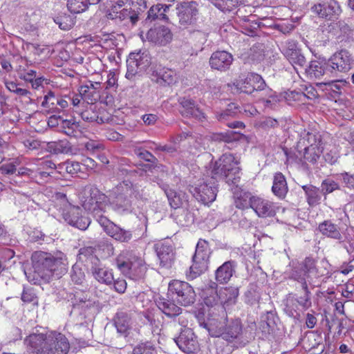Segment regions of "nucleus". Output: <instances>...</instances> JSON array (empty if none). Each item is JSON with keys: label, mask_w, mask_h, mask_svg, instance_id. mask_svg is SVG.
Instances as JSON below:
<instances>
[{"label": "nucleus", "mask_w": 354, "mask_h": 354, "mask_svg": "<svg viewBox=\"0 0 354 354\" xmlns=\"http://www.w3.org/2000/svg\"><path fill=\"white\" fill-rule=\"evenodd\" d=\"M322 275L318 272L315 261L310 257L305 259L299 268H295L293 270L291 278L301 284L304 292V295L300 297L296 295V299L301 310H306L311 307V293L308 289V285L315 286L316 280Z\"/></svg>", "instance_id": "f257e3e1"}, {"label": "nucleus", "mask_w": 354, "mask_h": 354, "mask_svg": "<svg viewBox=\"0 0 354 354\" xmlns=\"http://www.w3.org/2000/svg\"><path fill=\"white\" fill-rule=\"evenodd\" d=\"M35 272L42 278L55 274L59 277L66 271V255L58 252L55 254L37 251L32 255Z\"/></svg>", "instance_id": "f03ea898"}, {"label": "nucleus", "mask_w": 354, "mask_h": 354, "mask_svg": "<svg viewBox=\"0 0 354 354\" xmlns=\"http://www.w3.org/2000/svg\"><path fill=\"white\" fill-rule=\"evenodd\" d=\"M118 269L133 280H138L144 277L147 271L145 261L133 252L122 251L115 259Z\"/></svg>", "instance_id": "7ed1b4c3"}, {"label": "nucleus", "mask_w": 354, "mask_h": 354, "mask_svg": "<svg viewBox=\"0 0 354 354\" xmlns=\"http://www.w3.org/2000/svg\"><path fill=\"white\" fill-rule=\"evenodd\" d=\"M239 164V160L233 154H223L214 163L212 169L214 177L225 179L228 184H236L241 174Z\"/></svg>", "instance_id": "20e7f679"}, {"label": "nucleus", "mask_w": 354, "mask_h": 354, "mask_svg": "<svg viewBox=\"0 0 354 354\" xmlns=\"http://www.w3.org/2000/svg\"><path fill=\"white\" fill-rule=\"evenodd\" d=\"M79 199L84 209L96 215L104 212L108 203L107 196L92 185L82 189Z\"/></svg>", "instance_id": "39448f33"}, {"label": "nucleus", "mask_w": 354, "mask_h": 354, "mask_svg": "<svg viewBox=\"0 0 354 354\" xmlns=\"http://www.w3.org/2000/svg\"><path fill=\"white\" fill-rule=\"evenodd\" d=\"M210 251L208 243L200 239L196 245L195 254L192 258V264L187 272L188 279H194L208 269Z\"/></svg>", "instance_id": "423d86ee"}, {"label": "nucleus", "mask_w": 354, "mask_h": 354, "mask_svg": "<svg viewBox=\"0 0 354 354\" xmlns=\"http://www.w3.org/2000/svg\"><path fill=\"white\" fill-rule=\"evenodd\" d=\"M168 295L178 304L187 306L194 303L196 293L192 286L187 282L173 280L169 283Z\"/></svg>", "instance_id": "0eeeda50"}, {"label": "nucleus", "mask_w": 354, "mask_h": 354, "mask_svg": "<svg viewBox=\"0 0 354 354\" xmlns=\"http://www.w3.org/2000/svg\"><path fill=\"white\" fill-rule=\"evenodd\" d=\"M56 197L62 200L64 205L68 208L67 212L64 211L62 213L64 220L71 226L85 230L90 225L91 221L88 217L82 215L81 208L69 204L66 194L63 193H57Z\"/></svg>", "instance_id": "6e6552de"}, {"label": "nucleus", "mask_w": 354, "mask_h": 354, "mask_svg": "<svg viewBox=\"0 0 354 354\" xmlns=\"http://www.w3.org/2000/svg\"><path fill=\"white\" fill-rule=\"evenodd\" d=\"M135 190L129 181L120 183L114 190L115 194L111 205L113 208L120 214L129 212L131 205V198Z\"/></svg>", "instance_id": "1a4fd4ad"}, {"label": "nucleus", "mask_w": 354, "mask_h": 354, "mask_svg": "<svg viewBox=\"0 0 354 354\" xmlns=\"http://www.w3.org/2000/svg\"><path fill=\"white\" fill-rule=\"evenodd\" d=\"M215 178H211L209 182L205 179H200L194 185L189 186V192L199 201L204 204H209L215 201L217 187Z\"/></svg>", "instance_id": "9d476101"}, {"label": "nucleus", "mask_w": 354, "mask_h": 354, "mask_svg": "<svg viewBox=\"0 0 354 354\" xmlns=\"http://www.w3.org/2000/svg\"><path fill=\"white\" fill-rule=\"evenodd\" d=\"M150 63V56L146 51L131 53L127 59L126 77L131 80L136 74L145 71Z\"/></svg>", "instance_id": "9b49d317"}, {"label": "nucleus", "mask_w": 354, "mask_h": 354, "mask_svg": "<svg viewBox=\"0 0 354 354\" xmlns=\"http://www.w3.org/2000/svg\"><path fill=\"white\" fill-rule=\"evenodd\" d=\"M353 58L346 50L335 53L326 62V68L333 74L346 73L352 68Z\"/></svg>", "instance_id": "f8f14e48"}, {"label": "nucleus", "mask_w": 354, "mask_h": 354, "mask_svg": "<svg viewBox=\"0 0 354 354\" xmlns=\"http://www.w3.org/2000/svg\"><path fill=\"white\" fill-rule=\"evenodd\" d=\"M198 6L196 1H184L176 6V15L180 26L186 28L196 21Z\"/></svg>", "instance_id": "ddd939ff"}, {"label": "nucleus", "mask_w": 354, "mask_h": 354, "mask_svg": "<svg viewBox=\"0 0 354 354\" xmlns=\"http://www.w3.org/2000/svg\"><path fill=\"white\" fill-rule=\"evenodd\" d=\"M311 10L319 17L327 20L337 18L342 12L339 4L335 0H319L312 6Z\"/></svg>", "instance_id": "4468645a"}, {"label": "nucleus", "mask_w": 354, "mask_h": 354, "mask_svg": "<svg viewBox=\"0 0 354 354\" xmlns=\"http://www.w3.org/2000/svg\"><path fill=\"white\" fill-rule=\"evenodd\" d=\"M233 85L237 91L251 94L254 91L264 89L266 83L261 75L252 73L244 79L236 80Z\"/></svg>", "instance_id": "2eb2a0df"}, {"label": "nucleus", "mask_w": 354, "mask_h": 354, "mask_svg": "<svg viewBox=\"0 0 354 354\" xmlns=\"http://www.w3.org/2000/svg\"><path fill=\"white\" fill-rule=\"evenodd\" d=\"M98 222L102 227L104 232L109 236L118 241L127 243L133 237L131 231L121 228L109 220L106 217L100 216L98 219Z\"/></svg>", "instance_id": "dca6fc26"}, {"label": "nucleus", "mask_w": 354, "mask_h": 354, "mask_svg": "<svg viewBox=\"0 0 354 354\" xmlns=\"http://www.w3.org/2000/svg\"><path fill=\"white\" fill-rule=\"evenodd\" d=\"M89 272L101 283L110 285L114 281L112 270L105 266L97 257H91Z\"/></svg>", "instance_id": "f3484780"}, {"label": "nucleus", "mask_w": 354, "mask_h": 354, "mask_svg": "<svg viewBox=\"0 0 354 354\" xmlns=\"http://www.w3.org/2000/svg\"><path fill=\"white\" fill-rule=\"evenodd\" d=\"M44 348V354H67L70 345L64 335L57 333L48 336Z\"/></svg>", "instance_id": "a211bd4d"}, {"label": "nucleus", "mask_w": 354, "mask_h": 354, "mask_svg": "<svg viewBox=\"0 0 354 354\" xmlns=\"http://www.w3.org/2000/svg\"><path fill=\"white\" fill-rule=\"evenodd\" d=\"M178 348L185 353H195L199 349L196 336L191 328L184 329L175 339Z\"/></svg>", "instance_id": "6ab92c4d"}, {"label": "nucleus", "mask_w": 354, "mask_h": 354, "mask_svg": "<svg viewBox=\"0 0 354 354\" xmlns=\"http://www.w3.org/2000/svg\"><path fill=\"white\" fill-rule=\"evenodd\" d=\"M282 53L295 71H298L297 66L300 68L304 66L306 62V58L301 50L297 48V44L294 41H287Z\"/></svg>", "instance_id": "aec40b11"}, {"label": "nucleus", "mask_w": 354, "mask_h": 354, "mask_svg": "<svg viewBox=\"0 0 354 354\" xmlns=\"http://www.w3.org/2000/svg\"><path fill=\"white\" fill-rule=\"evenodd\" d=\"M151 79L161 86L172 85L177 81L176 72L162 66L154 68L151 73Z\"/></svg>", "instance_id": "412c9836"}, {"label": "nucleus", "mask_w": 354, "mask_h": 354, "mask_svg": "<svg viewBox=\"0 0 354 354\" xmlns=\"http://www.w3.org/2000/svg\"><path fill=\"white\" fill-rule=\"evenodd\" d=\"M233 56L225 50H218L212 53L209 58L212 68L220 71H226L232 65Z\"/></svg>", "instance_id": "4be33fe9"}, {"label": "nucleus", "mask_w": 354, "mask_h": 354, "mask_svg": "<svg viewBox=\"0 0 354 354\" xmlns=\"http://www.w3.org/2000/svg\"><path fill=\"white\" fill-rule=\"evenodd\" d=\"M276 206L274 203L259 196H253L252 209L259 217H270L275 214Z\"/></svg>", "instance_id": "5701e85b"}, {"label": "nucleus", "mask_w": 354, "mask_h": 354, "mask_svg": "<svg viewBox=\"0 0 354 354\" xmlns=\"http://www.w3.org/2000/svg\"><path fill=\"white\" fill-rule=\"evenodd\" d=\"M170 29L164 26H160L149 29L147 33V39L154 44L166 45L172 39Z\"/></svg>", "instance_id": "b1692460"}, {"label": "nucleus", "mask_w": 354, "mask_h": 354, "mask_svg": "<svg viewBox=\"0 0 354 354\" xmlns=\"http://www.w3.org/2000/svg\"><path fill=\"white\" fill-rule=\"evenodd\" d=\"M242 333V324L239 319L232 320L225 324L223 333L221 330L214 331L216 336H221L223 339L227 342H233L237 339Z\"/></svg>", "instance_id": "393cba45"}, {"label": "nucleus", "mask_w": 354, "mask_h": 354, "mask_svg": "<svg viewBox=\"0 0 354 354\" xmlns=\"http://www.w3.org/2000/svg\"><path fill=\"white\" fill-rule=\"evenodd\" d=\"M179 102L181 105L180 112L183 116L194 118L198 120H202L205 118L203 113L197 107L194 100L183 97Z\"/></svg>", "instance_id": "a878e982"}, {"label": "nucleus", "mask_w": 354, "mask_h": 354, "mask_svg": "<svg viewBox=\"0 0 354 354\" xmlns=\"http://www.w3.org/2000/svg\"><path fill=\"white\" fill-rule=\"evenodd\" d=\"M236 263L233 261H227L219 266L215 272L216 281L221 283H227L235 272Z\"/></svg>", "instance_id": "bb28decb"}, {"label": "nucleus", "mask_w": 354, "mask_h": 354, "mask_svg": "<svg viewBox=\"0 0 354 354\" xmlns=\"http://www.w3.org/2000/svg\"><path fill=\"white\" fill-rule=\"evenodd\" d=\"M48 337L44 334L30 335L25 340L30 352L33 354H44L45 342Z\"/></svg>", "instance_id": "cd10ccee"}, {"label": "nucleus", "mask_w": 354, "mask_h": 354, "mask_svg": "<svg viewBox=\"0 0 354 354\" xmlns=\"http://www.w3.org/2000/svg\"><path fill=\"white\" fill-rule=\"evenodd\" d=\"M172 299L159 297L156 301L158 308L167 317H174L181 313L182 309L174 303Z\"/></svg>", "instance_id": "c85d7f7f"}, {"label": "nucleus", "mask_w": 354, "mask_h": 354, "mask_svg": "<svg viewBox=\"0 0 354 354\" xmlns=\"http://www.w3.org/2000/svg\"><path fill=\"white\" fill-rule=\"evenodd\" d=\"M155 247L160 264L163 266H169L174 259L172 246L166 243H158Z\"/></svg>", "instance_id": "c756f323"}, {"label": "nucleus", "mask_w": 354, "mask_h": 354, "mask_svg": "<svg viewBox=\"0 0 354 354\" xmlns=\"http://www.w3.org/2000/svg\"><path fill=\"white\" fill-rule=\"evenodd\" d=\"M71 303L73 308L82 309L90 308L93 304L90 299L89 293L81 290H77L72 294Z\"/></svg>", "instance_id": "7c9ffc66"}, {"label": "nucleus", "mask_w": 354, "mask_h": 354, "mask_svg": "<svg viewBox=\"0 0 354 354\" xmlns=\"http://www.w3.org/2000/svg\"><path fill=\"white\" fill-rule=\"evenodd\" d=\"M171 6L158 3L152 6L148 11L147 19L153 21L156 19L169 22L167 12Z\"/></svg>", "instance_id": "2f4dec72"}, {"label": "nucleus", "mask_w": 354, "mask_h": 354, "mask_svg": "<svg viewBox=\"0 0 354 354\" xmlns=\"http://www.w3.org/2000/svg\"><path fill=\"white\" fill-rule=\"evenodd\" d=\"M272 191L280 198H283L288 192L286 178L281 172L276 173L274 176Z\"/></svg>", "instance_id": "473e14b6"}, {"label": "nucleus", "mask_w": 354, "mask_h": 354, "mask_svg": "<svg viewBox=\"0 0 354 354\" xmlns=\"http://www.w3.org/2000/svg\"><path fill=\"white\" fill-rule=\"evenodd\" d=\"M326 69H328L326 68V62L313 60L310 62L305 71L310 79L316 80L319 79L324 75Z\"/></svg>", "instance_id": "72a5a7b5"}, {"label": "nucleus", "mask_w": 354, "mask_h": 354, "mask_svg": "<svg viewBox=\"0 0 354 354\" xmlns=\"http://www.w3.org/2000/svg\"><path fill=\"white\" fill-rule=\"evenodd\" d=\"M114 325L119 333L126 335L130 328L131 319L127 313L118 312L114 317Z\"/></svg>", "instance_id": "f704fd0d"}, {"label": "nucleus", "mask_w": 354, "mask_h": 354, "mask_svg": "<svg viewBox=\"0 0 354 354\" xmlns=\"http://www.w3.org/2000/svg\"><path fill=\"white\" fill-rule=\"evenodd\" d=\"M122 7H119L118 4L112 3L108 13V18L111 19H119L120 21L129 19L131 21L134 22V18L133 16L131 15V11L126 8L119 10Z\"/></svg>", "instance_id": "c9c22d12"}, {"label": "nucleus", "mask_w": 354, "mask_h": 354, "mask_svg": "<svg viewBox=\"0 0 354 354\" xmlns=\"http://www.w3.org/2000/svg\"><path fill=\"white\" fill-rule=\"evenodd\" d=\"M284 311L291 317H296L299 315L301 311L298 301L296 299V295L289 294L284 302Z\"/></svg>", "instance_id": "e433bc0d"}, {"label": "nucleus", "mask_w": 354, "mask_h": 354, "mask_svg": "<svg viewBox=\"0 0 354 354\" xmlns=\"http://www.w3.org/2000/svg\"><path fill=\"white\" fill-rule=\"evenodd\" d=\"M6 88L10 92L16 95L18 97L24 98L29 101L31 100L32 93L30 91L20 87V84L13 81L5 80Z\"/></svg>", "instance_id": "4c0bfd02"}, {"label": "nucleus", "mask_w": 354, "mask_h": 354, "mask_svg": "<svg viewBox=\"0 0 354 354\" xmlns=\"http://www.w3.org/2000/svg\"><path fill=\"white\" fill-rule=\"evenodd\" d=\"M305 192L308 204L310 206H316L320 203L322 196L319 188L309 185L302 187Z\"/></svg>", "instance_id": "58836bf2"}, {"label": "nucleus", "mask_w": 354, "mask_h": 354, "mask_svg": "<svg viewBox=\"0 0 354 354\" xmlns=\"http://www.w3.org/2000/svg\"><path fill=\"white\" fill-rule=\"evenodd\" d=\"M238 295L239 290L234 287L225 288L217 295L221 303L224 304H234Z\"/></svg>", "instance_id": "ea45409f"}, {"label": "nucleus", "mask_w": 354, "mask_h": 354, "mask_svg": "<svg viewBox=\"0 0 354 354\" xmlns=\"http://www.w3.org/2000/svg\"><path fill=\"white\" fill-rule=\"evenodd\" d=\"M319 231L328 237L340 239L342 236L338 227L330 221H324L319 225Z\"/></svg>", "instance_id": "a19ab883"}, {"label": "nucleus", "mask_w": 354, "mask_h": 354, "mask_svg": "<svg viewBox=\"0 0 354 354\" xmlns=\"http://www.w3.org/2000/svg\"><path fill=\"white\" fill-rule=\"evenodd\" d=\"M279 125V122L277 119L271 117H261L259 120H257L254 126L255 128L262 129L263 131H270L277 128Z\"/></svg>", "instance_id": "79ce46f5"}, {"label": "nucleus", "mask_w": 354, "mask_h": 354, "mask_svg": "<svg viewBox=\"0 0 354 354\" xmlns=\"http://www.w3.org/2000/svg\"><path fill=\"white\" fill-rule=\"evenodd\" d=\"M323 147L306 146L304 152V159L311 163H315L323 152Z\"/></svg>", "instance_id": "37998d69"}, {"label": "nucleus", "mask_w": 354, "mask_h": 354, "mask_svg": "<svg viewBox=\"0 0 354 354\" xmlns=\"http://www.w3.org/2000/svg\"><path fill=\"white\" fill-rule=\"evenodd\" d=\"M79 124L73 120H64L60 122V131L70 137H75L78 133Z\"/></svg>", "instance_id": "c03bdc74"}, {"label": "nucleus", "mask_w": 354, "mask_h": 354, "mask_svg": "<svg viewBox=\"0 0 354 354\" xmlns=\"http://www.w3.org/2000/svg\"><path fill=\"white\" fill-rule=\"evenodd\" d=\"M54 21L63 30H70L75 24V18L67 14H62L54 19Z\"/></svg>", "instance_id": "a18cd8bd"}, {"label": "nucleus", "mask_w": 354, "mask_h": 354, "mask_svg": "<svg viewBox=\"0 0 354 354\" xmlns=\"http://www.w3.org/2000/svg\"><path fill=\"white\" fill-rule=\"evenodd\" d=\"M132 354H157L153 342L147 341L138 344L133 349Z\"/></svg>", "instance_id": "49530a36"}, {"label": "nucleus", "mask_w": 354, "mask_h": 354, "mask_svg": "<svg viewBox=\"0 0 354 354\" xmlns=\"http://www.w3.org/2000/svg\"><path fill=\"white\" fill-rule=\"evenodd\" d=\"M92 89V88L88 87L86 84L81 85L78 88L81 97L83 98L84 101H86L88 104L93 103V102L97 101L99 97L98 93H94V91Z\"/></svg>", "instance_id": "de8ad7c7"}, {"label": "nucleus", "mask_w": 354, "mask_h": 354, "mask_svg": "<svg viewBox=\"0 0 354 354\" xmlns=\"http://www.w3.org/2000/svg\"><path fill=\"white\" fill-rule=\"evenodd\" d=\"M253 196L248 192H240L239 195L235 198V206L239 209L252 208V199Z\"/></svg>", "instance_id": "09e8293b"}, {"label": "nucleus", "mask_w": 354, "mask_h": 354, "mask_svg": "<svg viewBox=\"0 0 354 354\" xmlns=\"http://www.w3.org/2000/svg\"><path fill=\"white\" fill-rule=\"evenodd\" d=\"M67 6L69 11L75 14L85 12L89 7L87 0H68Z\"/></svg>", "instance_id": "8fccbe9b"}, {"label": "nucleus", "mask_w": 354, "mask_h": 354, "mask_svg": "<svg viewBox=\"0 0 354 354\" xmlns=\"http://www.w3.org/2000/svg\"><path fill=\"white\" fill-rule=\"evenodd\" d=\"M303 142L306 146L323 147L321 135L317 132H308L303 137Z\"/></svg>", "instance_id": "3c124183"}, {"label": "nucleus", "mask_w": 354, "mask_h": 354, "mask_svg": "<svg viewBox=\"0 0 354 354\" xmlns=\"http://www.w3.org/2000/svg\"><path fill=\"white\" fill-rule=\"evenodd\" d=\"M241 2L242 0H214L213 3L222 11H231Z\"/></svg>", "instance_id": "603ef678"}, {"label": "nucleus", "mask_w": 354, "mask_h": 354, "mask_svg": "<svg viewBox=\"0 0 354 354\" xmlns=\"http://www.w3.org/2000/svg\"><path fill=\"white\" fill-rule=\"evenodd\" d=\"M347 84L348 82L345 80H339L335 81H329L327 82H322L320 83V85L325 86V89L327 91H331L335 93L340 94L342 88Z\"/></svg>", "instance_id": "864d4df0"}, {"label": "nucleus", "mask_w": 354, "mask_h": 354, "mask_svg": "<svg viewBox=\"0 0 354 354\" xmlns=\"http://www.w3.org/2000/svg\"><path fill=\"white\" fill-rule=\"evenodd\" d=\"M246 301L250 304L258 303L261 299V295L256 285L251 284L245 293Z\"/></svg>", "instance_id": "5fc2aeb1"}, {"label": "nucleus", "mask_w": 354, "mask_h": 354, "mask_svg": "<svg viewBox=\"0 0 354 354\" xmlns=\"http://www.w3.org/2000/svg\"><path fill=\"white\" fill-rule=\"evenodd\" d=\"M71 280L77 284H82L85 281V274L83 269L78 264H75L72 267Z\"/></svg>", "instance_id": "6e6d98bb"}, {"label": "nucleus", "mask_w": 354, "mask_h": 354, "mask_svg": "<svg viewBox=\"0 0 354 354\" xmlns=\"http://www.w3.org/2000/svg\"><path fill=\"white\" fill-rule=\"evenodd\" d=\"M332 27L333 35L340 37L342 35L347 34L350 31L348 24L344 21H339L336 23L331 24L329 27Z\"/></svg>", "instance_id": "4d7b16f0"}, {"label": "nucleus", "mask_w": 354, "mask_h": 354, "mask_svg": "<svg viewBox=\"0 0 354 354\" xmlns=\"http://www.w3.org/2000/svg\"><path fill=\"white\" fill-rule=\"evenodd\" d=\"M225 324L226 323L225 322L213 320L207 323H203V324L204 327L208 330L211 336L217 337L214 334V331L221 330V332L223 333Z\"/></svg>", "instance_id": "13d9d810"}, {"label": "nucleus", "mask_w": 354, "mask_h": 354, "mask_svg": "<svg viewBox=\"0 0 354 354\" xmlns=\"http://www.w3.org/2000/svg\"><path fill=\"white\" fill-rule=\"evenodd\" d=\"M168 201L171 207L177 209L182 205V200L180 196L174 190L169 189L165 192Z\"/></svg>", "instance_id": "bf43d9fd"}, {"label": "nucleus", "mask_w": 354, "mask_h": 354, "mask_svg": "<svg viewBox=\"0 0 354 354\" xmlns=\"http://www.w3.org/2000/svg\"><path fill=\"white\" fill-rule=\"evenodd\" d=\"M321 188L323 194L327 195L333 191L338 189L339 185L334 180L327 179L322 182Z\"/></svg>", "instance_id": "052dcab7"}, {"label": "nucleus", "mask_w": 354, "mask_h": 354, "mask_svg": "<svg viewBox=\"0 0 354 354\" xmlns=\"http://www.w3.org/2000/svg\"><path fill=\"white\" fill-rule=\"evenodd\" d=\"M32 162L36 167V170L38 169V171H47L49 169H53L54 167H55V164L48 160H35Z\"/></svg>", "instance_id": "680f3d73"}, {"label": "nucleus", "mask_w": 354, "mask_h": 354, "mask_svg": "<svg viewBox=\"0 0 354 354\" xmlns=\"http://www.w3.org/2000/svg\"><path fill=\"white\" fill-rule=\"evenodd\" d=\"M82 119L88 122H93L96 121L97 123L100 122L98 121L99 118L96 112L91 109H86L80 113Z\"/></svg>", "instance_id": "e2e57ef3"}, {"label": "nucleus", "mask_w": 354, "mask_h": 354, "mask_svg": "<svg viewBox=\"0 0 354 354\" xmlns=\"http://www.w3.org/2000/svg\"><path fill=\"white\" fill-rule=\"evenodd\" d=\"M30 167H21L18 169V176H27L29 178L35 180V176H36L35 169L36 167L34 165L33 162H31L29 165Z\"/></svg>", "instance_id": "0e129e2a"}, {"label": "nucleus", "mask_w": 354, "mask_h": 354, "mask_svg": "<svg viewBox=\"0 0 354 354\" xmlns=\"http://www.w3.org/2000/svg\"><path fill=\"white\" fill-rule=\"evenodd\" d=\"M65 97H68V100L71 102L73 106L75 108H78L81 104L84 102H82L83 98L81 97L80 94L71 93L69 95H65Z\"/></svg>", "instance_id": "69168bd1"}, {"label": "nucleus", "mask_w": 354, "mask_h": 354, "mask_svg": "<svg viewBox=\"0 0 354 354\" xmlns=\"http://www.w3.org/2000/svg\"><path fill=\"white\" fill-rule=\"evenodd\" d=\"M81 171V165L78 162L67 160V174H76Z\"/></svg>", "instance_id": "338daca9"}, {"label": "nucleus", "mask_w": 354, "mask_h": 354, "mask_svg": "<svg viewBox=\"0 0 354 354\" xmlns=\"http://www.w3.org/2000/svg\"><path fill=\"white\" fill-rule=\"evenodd\" d=\"M53 99V91H49L47 94L44 95V100L41 102V106L46 109L48 112H53L50 100Z\"/></svg>", "instance_id": "774afa93"}]
</instances>
